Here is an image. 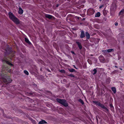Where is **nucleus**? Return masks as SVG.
Wrapping results in <instances>:
<instances>
[{
	"mask_svg": "<svg viewBox=\"0 0 124 124\" xmlns=\"http://www.w3.org/2000/svg\"><path fill=\"white\" fill-rule=\"evenodd\" d=\"M8 14L10 18L16 24H18L20 23L19 20L12 13L10 12L8 13Z\"/></svg>",
	"mask_w": 124,
	"mask_h": 124,
	"instance_id": "f257e3e1",
	"label": "nucleus"
},
{
	"mask_svg": "<svg viewBox=\"0 0 124 124\" xmlns=\"http://www.w3.org/2000/svg\"><path fill=\"white\" fill-rule=\"evenodd\" d=\"M56 101L58 102L65 107H67L68 106V103L65 99H61L58 98L56 99Z\"/></svg>",
	"mask_w": 124,
	"mask_h": 124,
	"instance_id": "f03ea898",
	"label": "nucleus"
},
{
	"mask_svg": "<svg viewBox=\"0 0 124 124\" xmlns=\"http://www.w3.org/2000/svg\"><path fill=\"white\" fill-rule=\"evenodd\" d=\"M2 78L3 81L6 84L10 83L12 81L9 77L7 76H6Z\"/></svg>",
	"mask_w": 124,
	"mask_h": 124,
	"instance_id": "7ed1b4c3",
	"label": "nucleus"
},
{
	"mask_svg": "<svg viewBox=\"0 0 124 124\" xmlns=\"http://www.w3.org/2000/svg\"><path fill=\"white\" fill-rule=\"evenodd\" d=\"M99 58L101 62L105 63L106 62V60L102 55H101L99 57Z\"/></svg>",
	"mask_w": 124,
	"mask_h": 124,
	"instance_id": "20e7f679",
	"label": "nucleus"
},
{
	"mask_svg": "<svg viewBox=\"0 0 124 124\" xmlns=\"http://www.w3.org/2000/svg\"><path fill=\"white\" fill-rule=\"evenodd\" d=\"M76 43L78 45L79 49H82V46L81 43L77 41H76Z\"/></svg>",
	"mask_w": 124,
	"mask_h": 124,
	"instance_id": "39448f33",
	"label": "nucleus"
},
{
	"mask_svg": "<svg viewBox=\"0 0 124 124\" xmlns=\"http://www.w3.org/2000/svg\"><path fill=\"white\" fill-rule=\"evenodd\" d=\"M81 33L80 35L81 38H82L85 36V34L84 31H81Z\"/></svg>",
	"mask_w": 124,
	"mask_h": 124,
	"instance_id": "423d86ee",
	"label": "nucleus"
},
{
	"mask_svg": "<svg viewBox=\"0 0 124 124\" xmlns=\"http://www.w3.org/2000/svg\"><path fill=\"white\" fill-rule=\"evenodd\" d=\"M45 16L46 18H48L49 19H51L53 17L52 16L47 14H46Z\"/></svg>",
	"mask_w": 124,
	"mask_h": 124,
	"instance_id": "0eeeda50",
	"label": "nucleus"
},
{
	"mask_svg": "<svg viewBox=\"0 0 124 124\" xmlns=\"http://www.w3.org/2000/svg\"><path fill=\"white\" fill-rule=\"evenodd\" d=\"M3 61H4L7 63L9 65H10L11 66L13 65V64L10 63L7 60H6L5 59H4V60H2Z\"/></svg>",
	"mask_w": 124,
	"mask_h": 124,
	"instance_id": "6e6552de",
	"label": "nucleus"
},
{
	"mask_svg": "<svg viewBox=\"0 0 124 124\" xmlns=\"http://www.w3.org/2000/svg\"><path fill=\"white\" fill-rule=\"evenodd\" d=\"M19 10L18 11V13L20 14H23V11L22 8L21 7H19Z\"/></svg>",
	"mask_w": 124,
	"mask_h": 124,
	"instance_id": "1a4fd4ad",
	"label": "nucleus"
},
{
	"mask_svg": "<svg viewBox=\"0 0 124 124\" xmlns=\"http://www.w3.org/2000/svg\"><path fill=\"white\" fill-rule=\"evenodd\" d=\"M47 123L44 120H42L41 121H40L39 123V124H47Z\"/></svg>",
	"mask_w": 124,
	"mask_h": 124,
	"instance_id": "9d476101",
	"label": "nucleus"
},
{
	"mask_svg": "<svg viewBox=\"0 0 124 124\" xmlns=\"http://www.w3.org/2000/svg\"><path fill=\"white\" fill-rule=\"evenodd\" d=\"M85 36L87 39H89L90 38V35L88 32H85Z\"/></svg>",
	"mask_w": 124,
	"mask_h": 124,
	"instance_id": "9b49d317",
	"label": "nucleus"
},
{
	"mask_svg": "<svg viewBox=\"0 0 124 124\" xmlns=\"http://www.w3.org/2000/svg\"><path fill=\"white\" fill-rule=\"evenodd\" d=\"M26 94L27 95H33V94H34V93L33 92H26Z\"/></svg>",
	"mask_w": 124,
	"mask_h": 124,
	"instance_id": "f8f14e48",
	"label": "nucleus"
},
{
	"mask_svg": "<svg viewBox=\"0 0 124 124\" xmlns=\"http://www.w3.org/2000/svg\"><path fill=\"white\" fill-rule=\"evenodd\" d=\"M25 42L28 43V44L31 45V42L29 41V40L27 38H25Z\"/></svg>",
	"mask_w": 124,
	"mask_h": 124,
	"instance_id": "ddd939ff",
	"label": "nucleus"
},
{
	"mask_svg": "<svg viewBox=\"0 0 124 124\" xmlns=\"http://www.w3.org/2000/svg\"><path fill=\"white\" fill-rule=\"evenodd\" d=\"M124 14V9H123L120 12L119 15H123Z\"/></svg>",
	"mask_w": 124,
	"mask_h": 124,
	"instance_id": "4468645a",
	"label": "nucleus"
},
{
	"mask_svg": "<svg viewBox=\"0 0 124 124\" xmlns=\"http://www.w3.org/2000/svg\"><path fill=\"white\" fill-rule=\"evenodd\" d=\"M111 90L114 93H115L116 92V89L115 87H112L111 88Z\"/></svg>",
	"mask_w": 124,
	"mask_h": 124,
	"instance_id": "2eb2a0df",
	"label": "nucleus"
},
{
	"mask_svg": "<svg viewBox=\"0 0 124 124\" xmlns=\"http://www.w3.org/2000/svg\"><path fill=\"white\" fill-rule=\"evenodd\" d=\"M68 70L70 72H74L76 71L75 70L73 69H68Z\"/></svg>",
	"mask_w": 124,
	"mask_h": 124,
	"instance_id": "dca6fc26",
	"label": "nucleus"
},
{
	"mask_svg": "<svg viewBox=\"0 0 124 124\" xmlns=\"http://www.w3.org/2000/svg\"><path fill=\"white\" fill-rule=\"evenodd\" d=\"M114 51V49H108L107 51L108 52H113Z\"/></svg>",
	"mask_w": 124,
	"mask_h": 124,
	"instance_id": "f3484780",
	"label": "nucleus"
},
{
	"mask_svg": "<svg viewBox=\"0 0 124 124\" xmlns=\"http://www.w3.org/2000/svg\"><path fill=\"white\" fill-rule=\"evenodd\" d=\"M103 15L104 16H106V15L107 14V11H106V10H105V9H104L103 10Z\"/></svg>",
	"mask_w": 124,
	"mask_h": 124,
	"instance_id": "a211bd4d",
	"label": "nucleus"
},
{
	"mask_svg": "<svg viewBox=\"0 0 124 124\" xmlns=\"http://www.w3.org/2000/svg\"><path fill=\"white\" fill-rule=\"evenodd\" d=\"M101 15L100 13V12H97L95 16L96 17H99Z\"/></svg>",
	"mask_w": 124,
	"mask_h": 124,
	"instance_id": "6ab92c4d",
	"label": "nucleus"
},
{
	"mask_svg": "<svg viewBox=\"0 0 124 124\" xmlns=\"http://www.w3.org/2000/svg\"><path fill=\"white\" fill-rule=\"evenodd\" d=\"M98 106L102 108L104 106L103 104L101 103L100 102L98 104Z\"/></svg>",
	"mask_w": 124,
	"mask_h": 124,
	"instance_id": "aec40b11",
	"label": "nucleus"
},
{
	"mask_svg": "<svg viewBox=\"0 0 124 124\" xmlns=\"http://www.w3.org/2000/svg\"><path fill=\"white\" fill-rule=\"evenodd\" d=\"M78 101L82 104L83 105L84 104V102L81 99H80L78 100Z\"/></svg>",
	"mask_w": 124,
	"mask_h": 124,
	"instance_id": "412c9836",
	"label": "nucleus"
},
{
	"mask_svg": "<svg viewBox=\"0 0 124 124\" xmlns=\"http://www.w3.org/2000/svg\"><path fill=\"white\" fill-rule=\"evenodd\" d=\"M93 103H95L97 105H98L99 103H100V102H99L98 101H93Z\"/></svg>",
	"mask_w": 124,
	"mask_h": 124,
	"instance_id": "4be33fe9",
	"label": "nucleus"
},
{
	"mask_svg": "<svg viewBox=\"0 0 124 124\" xmlns=\"http://www.w3.org/2000/svg\"><path fill=\"white\" fill-rule=\"evenodd\" d=\"M93 71L94 72V73H93V74L94 75L95 74L97 73V70L96 69H94L93 70Z\"/></svg>",
	"mask_w": 124,
	"mask_h": 124,
	"instance_id": "5701e85b",
	"label": "nucleus"
},
{
	"mask_svg": "<svg viewBox=\"0 0 124 124\" xmlns=\"http://www.w3.org/2000/svg\"><path fill=\"white\" fill-rule=\"evenodd\" d=\"M24 72L25 74L26 75H28L29 74V73L28 71H26V70H24Z\"/></svg>",
	"mask_w": 124,
	"mask_h": 124,
	"instance_id": "b1692460",
	"label": "nucleus"
},
{
	"mask_svg": "<svg viewBox=\"0 0 124 124\" xmlns=\"http://www.w3.org/2000/svg\"><path fill=\"white\" fill-rule=\"evenodd\" d=\"M103 108L105 109L108 112V109L106 107H105L104 106Z\"/></svg>",
	"mask_w": 124,
	"mask_h": 124,
	"instance_id": "393cba45",
	"label": "nucleus"
},
{
	"mask_svg": "<svg viewBox=\"0 0 124 124\" xmlns=\"http://www.w3.org/2000/svg\"><path fill=\"white\" fill-rule=\"evenodd\" d=\"M68 76H70V77H74V76L72 74H70L68 75Z\"/></svg>",
	"mask_w": 124,
	"mask_h": 124,
	"instance_id": "a878e982",
	"label": "nucleus"
},
{
	"mask_svg": "<svg viewBox=\"0 0 124 124\" xmlns=\"http://www.w3.org/2000/svg\"><path fill=\"white\" fill-rule=\"evenodd\" d=\"M27 99L28 100H29V101H31V102H34V101L33 100H31V99H30V98H27Z\"/></svg>",
	"mask_w": 124,
	"mask_h": 124,
	"instance_id": "bb28decb",
	"label": "nucleus"
},
{
	"mask_svg": "<svg viewBox=\"0 0 124 124\" xmlns=\"http://www.w3.org/2000/svg\"><path fill=\"white\" fill-rule=\"evenodd\" d=\"M88 62H89V63L90 64H92V63L91 62V61L89 60H88Z\"/></svg>",
	"mask_w": 124,
	"mask_h": 124,
	"instance_id": "cd10ccee",
	"label": "nucleus"
},
{
	"mask_svg": "<svg viewBox=\"0 0 124 124\" xmlns=\"http://www.w3.org/2000/svg\"><path fill=\"white\" fill-rule=\"evenodd\" d=\"M60 71L62 73H65V71L64 70H61Z\"/></svg>",
	"mask_w": 124,
	"mask_h": 124,
	"instance_id": "c85d7f7f",
	"label": "nucleus"
},
{
	"mask_svg": "<svg viewBox=\"0 0 124 124\" xmlns=\"http://www.w3.org/2000/svg\"><path fill=\"white\" fill-rule=\"evenodd\" d=\"M107 50H102V52H104L105 53H106L107 52Z\"/></svg>",
	"mask_w": 124,
	"mask_h": 124,
	"instance_id": "c756f323",
	"label": "nucleus"
},
{
	"mask_svg": "<svg viewBox=\"0 0 124 124\" xmlns=\"http://www.w3.org/2000/svg\"><path fill=\"white\" fill-rule=\"evenodd\" d=\"M118 60H119L121 58V56L119 55H118Z\"/></svg>",
	"mask_w": 124,
	"mask_h": 124,
	"instance_id": "7c9ffc66",
	"label": "nucleus"
},
{
	"mask_svg": "<svg viewBox=\"0 0 124 124\" xmlns=\"http://www.w3.org/2000/svg\"><path fill=\"white\" fill-rule=\"evenodd\" d=\"M110 106L111 108H113V107L112 105V104H110Z\"/></svg>",
	"mask_w": 124,
	"mask_h": 124,
	"instance_id": "2f4dec72",
	"label": "nucleus"
},
{
	"mask_svg": "<svg viewBox=\"0 0 124 124\" xmlns=\"http://www.w3.org/2000/svg\"><path fill=\"white\" fill-rule=\"evenodd\" d=\"M15 53V52L14 51V52H13V54L11 55V56L12 57H14L15 56V55L14 54V53Z\"/></svg>",
	"mask_w": 124,
	"mask_h": 124,
	"instance_id": "473e14b6",
	"label": "nucleus"
},
{
	"mask_svg": "<svg viewBox=\"0 0 124 124\" xmlns=\"http://www.w3.org/2000/svg\"><path fill=\"white\" fill-rule=\"evenodd\" d=\"M103 5H102L101 6H100L99 7V8H102L103 7Z\"/></svg>",
	"mask_w": 124,
	"mask_h": 124,
	"instance_id": "72a5a7b5",
	"label": "nucleus"
},
{
	"mask_svg": "<svg viewBox=\"0 0 124 124\" xmlns=\"http://www.w3.org/2000/svg\"><path fill=\"white\" fill-rule=\"evenodd\" d=\"M71 53L72 54H75L74 52L73 51H71Z\"/></svg>",
	"mask_w": 124,
	"mask_h": 124,
	"instance_id": "f704fd0d",
	"label": "nucleus"
},
{
	"mask_svg": "<svg viewBox=\"0 0 124 124\" xmlns=\"http://www.w3.org/2000/svg\"><path fill=\"white\" fill-rule=\"evenodd\" d=\"M118 25V23H115V25L116 26H117V25Z\"/></svg>",
	"mask_w": 124,
	"mask_h": 124,
	"instance_id": "c9c22d12",
	"label": "nucleus"
},
{
	"mask_svg": "<svg viewBox=\"0 0 124 124\" xmlns=\"http://www.w3.org/2000/svg\"><path fill=\"white\" fill-rule=\"evenodd\" d=\"M73 66L74 67V68H76V69H78L77 68H76V67L75 66V65H73Z\"/></svg>",
	"mask_w": 124,
	"mask_h": 124,
	"instance_id": "e433bc0d",
	"label": "nucleus"
},
{
	"mask_svg": "<svg viewBox=\"0 0 124 124\" xmlns=\"http://www.w3.org/2000/svg\"><path fill=\"white\" fill-rule=\"evenodd\" d=\"M59 6V4H57V5H56V7H58Z\"/></svg>",
	"mask_w": 124,
	"mask_h": 124,
	"instance_id": "4c0bfd02",
	"label": "nucleus"
},
{
	"mask_svg": "<svg viewBox=\"0 0 124 124\" xmlns=\"http://www.w3.org/2000/svg\"><path fill=\"white\" fill-rule=\"evenodd\" d=\"M47 70L49 72H50V70H49L48 69H47Z\"/></svg>",
	"mask_w": 124,
	"mask_h": 124,
	"instance_id": "58836bf2",
	"label": "nucleus"
},
{
	"mask_svg": "<svg viewBox=\"0 0 124 124\" xmlns=\"http://www.w3.org/2000/svg\"><path fill=\"white\" fill-rule=\"evenodd\" d=\"M101 95H102L103 94V93L102 92H101Z\"/></svg>",
	"mask_w": 124,
	"mask_h": 124,
	"instance_id": "ea45409f",
	"label": "nucleus"
},
{
	"mask_svg": "<svg viewBox=\"0 0 124 124\" xmlns=\"http://www.w3.org/2000/svg\"><path fill=\"white\" fill-rule=\"evenodd\" d=\"M85 18H83L82 19V20H85Z\"/></svg>",
	"mask_w": 124,
	"mask_h": 124,
	"instance_id": "a19ab883",
	"label": "nucleus"
},
{
	"mask_svg": "<svg viewBox=\"0 0 124 124\" xmlns=\"http://www.w3.org/2000/svg\"><path fill=\"white\" fill-rule=\"evenodd\" d=\"M115 67L116 68H117L118 67L116 66H115Z\"/></svg>",
	"mask_w": 124,
	"mask_h": 124,
	"instance_id": "79ce46f5",
	"label": "nucleus"
},
{
	"mask_svg": "<svg viewBox=\"0 0 124 124\" xmlns=\"http://www.w3.org/2000/svg\"><path fill=\"white\" fill-rule=\"evenodd\" d=\"M10 50H11V49H9V52H10Z\"/></svg>",
	"mask_w": 124,
	"mask_h": 124,
	"instance_id": "37998d69",
	"label": "nucleus"
},
{
	"mask_svg": "<svg viewBox=\"0 0 124 124\" xmlns=\"http://www.w3.org/2000/svg\"><path fill=\"white\" fill-rule=\"evenodd\" d=\"M102 0H99L100 1H101Z\"/></svg>",
	"mask_w": 124,
	"mask_h": 124,
	"instance_id": "c03bdc74",
	"label": "nucleus"
},
{
	"mask_svg": "<svg viewBox=\"0 0 124 124\" xmlns=\"http://www.w3.org/2000/svg\"><path fill=\"white\" fill-rule=\"evenodd\" d=\"M109 61L108 60V62Z\"/></svg>",
	"mask_w": 124,
	"mask_h": 124,
	"instance_id": "a18cd8bd",
	"label": "nucleus"
},
{
	"mask_svg": "<svg viewBox=\"0 0 124 124\" xmlns=\"http://www.w3.org/2000/svg\"><path fill=\"white\" fill-rule=\"evenodd\" d=\"M121 70H122V69H120Z\"/></svg>",
	"mask_w": 124,
	"mask_h": 124,
	"instance_id": "49530a36",
	"label": "nucleus"
},
{
	"mask_svg": "<svg viewBox=\"0 0 124 124\" xmlns=\"http://www.w3.org/2000/svg\"><path fill=\"white\" fill-rule=\"evenodd\" d=\"M10 59H11V60H12V59H11V58H10Z\"/></svg>",
	"mask_w": 124,
	"mask_h": 124,
	"instance_id": "de8ad7c7",
	"label": "nucleus"
}]
</instances>
